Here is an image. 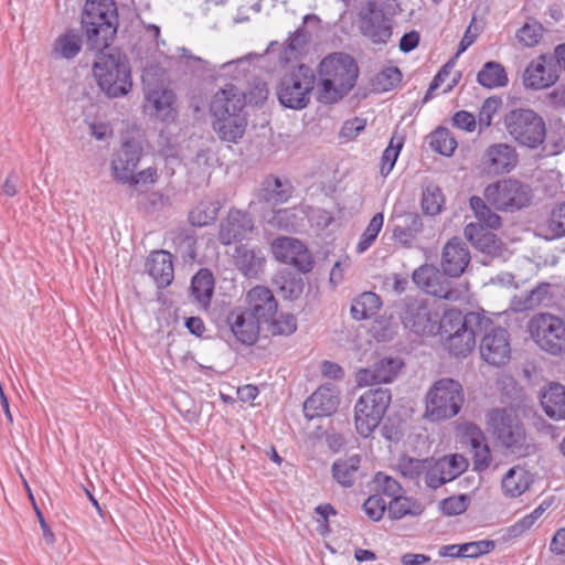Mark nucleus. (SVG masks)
Instances as JSON below:
<instances>
[{"instance_id": "nucleus-60", "label": "nucleus", "mask_w": 565, "mask_h": 565, "mask_svg": "<svg viewBox=\"0 0 565 565\" xmlns=\"http://www.w3.org/2000/svg\"><path fill=\"white\" fill-rule=\"evenodd\" d=\"M282 296L287 299L298 298L303 289L301 279L280 277L276 279Z\"/></svg>"}, {"instance_id": "nucleus-64", "label": "nucleus", "mask_w": 565, "mask_h": 565, "mask_svg": "<svg viewBox=\"0 0 565 565\" xmlns=\"http://www.w3.org/2000/svg\"><path fill=\"white\" fill-rule=\"evenodd\" d=\"M462 557H478L482 554L489 553L494 544L492 541H478L461 544Z\"/></svg>"}, {"instance_id": "nucleus-26", "label": "nucleus", "mask_w": 565, "mask_h": 565, "mask_svg": "<svg viewBox=\"0 0 565 565\" xmlns=\"http://www.w3.org/2000/svg\"><path fill=\"white\" fill-rule=\"evenodd\" d=\"M245 310L252 312L255 317L266 324L269 323L277 312V301L271 290L265 286H256L246 294Z\"/></svg>"}, {"instance_id": "nucleus-7", "label": "nucleus", "mask_w": 565, "mask_h": 565, "mask_svg": "<svg viewBox=\"0 0 565 565\" xmlns=\"http://www.w3.org/2000/svg\"><path fill=\"white\" fill-rule=\"evenodd\" d=\"M391 399V391L384 387L369 390L359 397L354 405V425L360 436L367 438L380 426Z\"/></svg>"}, {"instance_id": "nucleus-6", "label": "nucleus", "mask_w": 565, "mask_h": 565, "mask_svg": "<svg viewBox=\"0 0 565 565\" xmlns=\"http://www.w3.org/2000/svg\"><path fill=\"white\" fill-rule=\"evenodd\" d=\"M503 125L509 136L522 147L535 149L546 137L543 118L529 108L510 110L503 118Z\"/></svg>"}, {"instance_id": "nucleus-28", "label": "nucleus", "mask_w": 565, "mask_h": 565, "mask_svg": "<svg viewBox=\"0 0 565 565\" xmlns=\"http://www.w3.org/2000/svg\"><path fill=\"white\" fill-rule=\"evenodd\" d=\"M533 483V475L522 466L510 468L501 480V489L505 497L518 498L527 491Z\"/></svg>"}, {"instance_id": "nucleus-15", "label": "nucleus", "mask_w": 565, "mask_h": 565, "mask_svg": "<svg viewBox=\"0 0 565 565\" xmlns=\"http://www.w3.org/2000/svg\"><path fill=\"white\" fill-rule=\"evenodd\" d=\"M481 359L490 365L502 366L511 358L510 334L504 328H484V334L480 341Z\"/></svg>"}, {"instance_id": "nucleus-23", "label": "nucleus", "mask_w": 565, "mask_h": 565, "mask_svg": "<svg viewBox=\"0 0 565 565\" xmlns=\"http://www.w3.org/2000/svg\"><path fill=\"white\" fill-rule=\"evenodd\" d=\"M482 162L488 172L503 174L516 167L519 156L515 148L509 143H493L486 149Z\"/></svg>"}, {"instance_id": "nucleus-33", "label": "nucleus", "mask_w": 565, "mask_h": 565, "mask_svg": "<svg viewBox=\"0 0 565 565\" xmlns=\"http://www.w3.org/2000/svg\"><path fill=\"white\" fill-rule=\"evenodd\" d=\"M82 50V38L75 31H66L53 42L51 56L55 60H72Z\"/></svg>"}, {"instance_id": "nucleus-38", "label": "nucleus", "mask_w": 565, "mask_h": 565, "mask_svg": "<svg viewBox=\"0 0 565 565\" xmlns=\"http://www.w3.org/2000/svg\"><path fill=\"white\" fill-rule=\"evenodd\" d=\"M220 209L218 201L202 200L190 211L189 221L193 226H207L216 220Z\"/></svg>"}, {"instance_id": "nucleus-61", "label": "nucleus", "mask_w": 565, "mask_h": 565, "mask_svg": "<svg viewBox=\"0 0 565 565\" xmlns=\"http://www.w3.org/2000/svg\"><path fill=\"white\" fill-rule=\"evenodd\" d=\"M158 180V171L156 168L149 167L139 172H134L131 175V180L127 181L125 184L135 188L149 186L157 182Z\"/></svg>"}, {"instance_id": "nucleus-54", "label": "nucleus", "mask_w": 565, "mask_h": 565, "mask_svg": "<svg viewBox=\"0 0 565 565\" xmlns=\"http://www.w3.org/2000/svg\"><path fill=\"white\" fill-rule=\"evenodd\" d=\"M373 482L376 491L385 494L390 499L402 493L401 484L394 478L385 475L384 472H377Z\"/></svg>"}, {"instance_id": "nucleus-36", "label": "nucleus", "mask_w": 565, "mask_h": 565, "mask_svg": "<svg viewBox=\"0 0 565 565\" xmlns=\"http://www.w3.org/2000/svg\"><path fill=\"white\" fill-rule=\"evenodd\" d=\"M478 83L489 89L504 87L508 82L505 68L498 62H487L477 75Z\"/></svg>"}, {"instance_id": "nucleus-21", "label": "nucleus", "mask_w": 565, "mask_h": 565, "mask_svg": "<svg viewBox=\"0 0 565 565\" xmlns=\"http://www.w3.org/2000/svg\"><path fill=\"white\" fill-rule=\"evenodd\" d=\"M227 323L234 337L246 345H253L257 341L262 324H266L243 307L230 312Z\"/></svg>"}, {"instance_id": "nucleus-59", "label": "nucleus", "mask_w": 565, "mask_h": 565, "mask_svg": "<svg viewBox=\"0 0 565 565\" xmlns=\"http://www.w3.org/2000/svg\"><path fill=\"white\" fill-rule=\"evenodd\" d=\"M363 507L370 519L379 521L386 511L388 502H386L380 494H373L366 499Z\"/></svg>"}, {"instance_id": "nucleus-5", "label": "nucleus", "mask_w": 565, "mask_h": 565, "mask_svg": "<svg viewBox=\"0 0 565 565\" xmlns=\"http://www.w3.org/2000/svg\"><path fill=\"white\" fill-rule=\"evenodd\" d=\"M82 23L93 47H108L117 30L114 0H86Z\"/></svg>"}, {"instance_id": "nucleus-45", "label": "nucleus", "mask_w": 565, "mask_h": 565, "mask_svg": "<svg viewBox=\"0 0 565 565\" xmlns=\"http://www.w3.org/2000/svg\"><path fill=\"white\" fill-rule=\"evenodd\" d=\"M407 227L397 226L394 230V238L405 247H409L415 236L422 232L423 223L418 214L406 215Z\"/></svg>"}, {"instance_id": "nucleus-53", "label": "nucleus", "mask_w": 565, "mask_h": 565, "mask_svg": "<svg viewBox=\"0 0 565 565\" xmlns=\"http://www.w3.org/2000/svg\"><path fill=\"white\" fill-rule=\"evenodd\" d=\"M402 146V138L392 137L388 147L384 150L382 156L381 173L383 175H387L393 170Z\"/></svg>"}, {"instance_id": "nucleus-2", "label": "nucleus", "mask_w": 565, "mask_h": 565, "mask_svg": "<svg viewBox=\"0 0 565 565\" xmlns=\"http://www.w3.org/2000/svg\"><path fill=\"white\" fill-rule=\"evenodd\" d=\"M93 74L99 88L110 98L125 96L132 87L129 63L115 50L96 55Z\"/></svg>"}, {"instance_id": "nucleus-16", "label": "nucleus", "mask_w": 565, "mask_h": 565, "mask_svg": "<svg viewBox=\"0 0 565 565\" xmlns=\"http://www.w3.org/2000/svg\"><path fill=\"white\" fill-rule=\"evenodd\" d=\"M275 258L281 263L292 265L302 273L312 268V258L303 243L294 237H278L271 244Z\"/></svg>"}, {"instance_id": "nucleus-9", "label": "nucleus", "mask_w": 565, "mask_h": 565, "mask_svg": "<svg viewBox=\"0 0 565 565\" xmlns=\"http://www.w3.org/2000/svg\"><path fill=\"white\" fill-rule=\"evenodd\" d=\"M313 88L315 76L311 70L299 65L280 79L277 86L278 100L285 107L302 109L309 104Z\"/></svg>"}, {"instance_id": "nucleus-35", "label": "nucleus", "mask_w": 565, "mask_h": 565, "mask_svg": "<svg viewBox=\"0 0 565 565\" xmlns=\"http://www.w3.org/2000/svg\"><path fill=\"white\" fill-rule=\"evenodd\" d=\"M291 185L278 178L268 177L264 180L259 198L270 204L286 202L291 196Z\"/></svg>"}, {"instance_id": "nucleus-41", "label": "nucleus", "mask_w": 565, "mask_h": 565, "mask_svg": "<svg viewBox=\"0 0 565 565\" xmlns=\"http://www.w3.org/2000/svg\"><path fill=\"white\" fill-rule=\"evenodd\" d=\"M387 513L392 519H402L406 515H418L422 507L415 500L403 497L402 493L388 501Z\"/></svg>"}, {"instance_id": "nucleus-44", "label": "nucleus", "mask_w": 565, "mask_h": 565, "mask_svg": "<svg viewBox=\"0 0 565 565\" xmlns=\"http://www.w3.org/2000/svg\"><path fill=\"white\" fill-rule=\"evenodd\" d=\"M470 207L475 213L476 218L479 221V225L483 228H498L501 225L500 216L492 212L479 196H472L470 199Z\"/></svg>"}, {"instance_id": "nucleus-37", "label": "nucleus", "mask_w": 565, "mask_h": 565, "mask_svg": "<svg viewBox=\"0 0 565 565\" xmlns=\"http://www.w3.org/2000/svg\"><path fill=\"white\" fill-rule=\"evenodd\" d=\"M191 290L192 296L199 305L203 308H207L214 290V278L210 270H199L192 278Z\"/></svg>"}, {"instance_id": "nucleus-29", "label": "nucleus", "mask_w": 565, "mask_h": 565, "mask_svg": "<svg viewBox=\"0 0 565 565\" xmlns=\"http://www.w3.org/2000/svg\"><path fill=\"white\" fill-rule=\"evenodd\" d=\"M146 268L159 287H167L173 280L172 255L169 252H153L146 263Z\"/></svg>"}, {"instance_id": "nucleus-17", "label": "nucleus", "mask_w": 565, "mask_h": 565, "mask_svg": "<svg viewBox=\"0 0 565 565\" xmlns=\"http://www.w3.org/2000/svg\"><path fill=\"white\" fill-rule=\"evenodd\" d=\"M141 157L142 146L138 140L125 141L111 158L110 170L114 180L122 184L131 180Z\"/></svg>"}, {"instance_id": "nucleus-57", "label": "nucleus", "mask_w": 565, "mask_h": 565, "mask_svg": "<svg viewBox=\"0 0 565 565\" xmlns=\"http://www.w3.org/2000/svg\"><path fill=\"white\" fill-rule=\"evenodd\" d=\"M469 501L466 494L449 497L440 502V510L446 515H458L467 510Z\"/></svg>"}, {"instance_id": "nucleus-48", "label": "nucleus", "mask_w": 565, "mask_h": 565, "mask_svg": "<svg viewBox=\"0 0 565 565\" xmlns=\"http://www.w3.org/2000/svg\"><path fill=\"white\" fill-rule=\"evenodd\" d=\"M384 223V216L382 213H376L370 221L367 227L360 237L356 245V252L359 254L364 253L375 242L379 233L381 232Z\"/></svg>"}, {"instance_id": "nucleus-10", "label": "nucleus", "mask_w": 565, "mask_h": 565, "mask_svg": "<svg viewBox=\"0 0 565 565\" xmlns=\"http://www.w3.org/2000/svg\"><path fill=\"white\" fill-rule=\"evenodd\" d=\"M487 422L501 444L513 452L521 450L525 445L526 434L515 411L492 409L487 414Z\"/></svg>"}, {"instance_id": "nucleus-22", "label": "nucleus", "mask_w": 565, "mask_h": 565, "mask_svg": "<svg viewBox=\"0 0 565 565\" xmlns=\"http://www.w3.org/2000/svg\"><path fill=\"white\" fill-rule=\"evenodd\" d=\"M339 393L331 383L321 385L303 404L306 417L312 419L333 414L339 406Z\"/></svg>"}, {"instance_id": "nucleus-19", "label": "nucleus", "mask_w": 565, "mask_h": 565, "mask_svg": "<svg viewBox=\"0 0 565 565\" xmlns=\"http://www.w3.org/2000/svg\"><path fill=\"white\" fill-rule=\"evenodd\" d=\"M148 76V74H145L142 77L146 99L145 109L160 120H168L173 114L175 96L163 84L151 83Z\"/></svg>"}, {"instance_id": "nucleus-27", "label": "nucleus", "mask_w": 565, "mask_h": 565, "mask_svg": "<svg viewBox=\"0 0 565 565\" xmlns=\"http://www.w3.org/2000/svg\"><path fill=\"white\" fill-rule=\"evenodd\" d=\"M403 362L398 358H384L370 369H363L356 374L359 386H370L377 383L391 382L401 367Z\"/></svg>"}, {"instance_id": "nucleus-56", "label": "nucleus", "mask_w": 565, "mask_h": 565, "mask_svg": "<svg viewBox=\"0 0 565 565\" xmlns=\"http://www.w3.org/2000/svg\"><path fill=\"white\" fill-rule=\"evenodd\" d=\"M269 323L273 334L290 335L297 330L296 318L289 313L280 315L278 318L273 317Z\"/></svg>"}, {"instance_id": "nucleus-47", "label": "nucleus", "mask_w": 565, "mask_h": 565, "mask_svg": "<svg viewBox=\"0 0 565 565\" xmlns=\"http://www.w3.org/2000/svg\"><path fill=\"white\" fill-rule=\"evenodd\" d=\"M430 146L443 156H451L457 148V141L448 129L438 128L431 134Z\"/></svg>"}, {"instance_id": "nucleus-12", "label": "nucleus", "mask_w": 565, "mask_h": 565, "mask_svg": "<svg viewBox=\"0 0 565 565\" xmlns=\"http://www.w3.org/2000/svg\"><path fill=\"white\" fill-rule=\"evenodd\" d=\"M358 28L373 44H386L392 36L391 21L374 0L362 3L359 10Z\"/></svg>"}, {"instance_id": "nucleus-14", "label": "nucleus", "mask_w": 565, "mask_h": 565, "mask_svg": "<svg viewBox=\"0 0 565 565\" xmlns=\"http://www.w3.org/2000/svg\"><path fill=\"white\" fill-rule=\"evenodd\" d=\"M403 323L417 335L434 337L440 333L444 317L418 300H409L403 313Z\"/></svg>"}, {"instance_id": "nucleus-32", "label": "nucleus", "mask_w": 565, "mask_h": 565, "mask_svg": "<svg viewBox=\"0 0 565 565\" xmlns=\"http://www.w3.org/2000/svg\"><path fill=\"white\" fill-rule=\"evenodd\" d=\"M217 99L218 102L221 100V105L230 114L242 111L245 106L244 93L233 84L225 85L224 88L213 95L210 104V110L213 117H215L214 106Z\"/></svg>"}, {"instance_id": "nucleus-3", "label": "nucleus", "mask_w": 565, "mask_h": 565, "mask_svg": "<svg viewBox=\"0 0 565 565\" xmlns=\"http://www.w3.org/2000/svg\"><path fill=\"white\" fill-rule=\"evenodd\" d=\"M483 319L480 315L469 312L462 315L457 310H449L444 315L440 337L445 349L454 356H467L476 345V327L482 328Z\"/></svg>"}, {"instance_id": "nucleus-49", "label": "nucleus", "mask_w": 565, "mask_h": 565, "mask_svg": "<svg viewBox=\"0 0 565 565\" xmlns=\"http://www.w3.org/2000/svg\"><path fill=\"white\" fill-rule=\"evenodd\" d=\"M426 466V459L420 460L406 456L401 457L397 462V469L401 472V475L404 478L416 482H418L419 479H423Z\"/></svg>"}, {"instance_id": "nucleus-25", "label": "nucleus", "mask_w": 565, "mask_h": 565, "mask_svg": "<svg viewBox=\"0 0 565 565\" xmlns=\"http://www.w3.org/2000/svg\"><path fill=\"white\" fill-rule=\"evenodd\" d=\"M470 263V253L467 245L454 237L446 243L441 252L440 266L444 274L459 277Z\"/></svg>"}, {"instance_id": "nucleus-18", "label": "nucleus", "mask_w": 565, "mask_h": 565, "mask_svg": "<svg viewBox=\"0 0 565 565\" xmlns=\"http://www.w3.org/2000/svg\"><path fill=\"white\" fill-rule=\"evenodd\" d=\"M558 68L552 56L542 54L532 60L523 73L526 88L540 90L554 85L558 79Z\"/></svg>"}, {"instance_id": "nucleus-55", "label": "nucleus", "mask_w": 565, "mask_h": 565, "mask_svg": "<svg viewBox=\"0 0 565 565\" xmlns=\"http://www.w3.org/2000/svg\"><path fill=\"white\" fill-rule=\"evenodd\" d=\"M551 505V500L542 501L540 505L535 508L530 514L525 515L513 525V531L522 533L531 529L536 523V521L550 509Z\"/></svg>"}, {"instance_id": "nucleus-24", "label": "nucleus", "mask_w": 565, "mask_h": 565, "mask_svg": "<svg viewBox=\"0 0 565 565\" xmlns=\"http://www.w3.org/2000/svg\"><path fill=\"white\" fill-rule=\"evenodd\" d=\"M253 228V221L247 213L231 210L220 224L218 239L222 244L228 245L246 238Z\"/></svg>"}, {"instance_id": "nucleus-4", "label": "nucleus", "mask_w": 565, "mask_h": 565, "mask_svg": "<svg viewBox=\"0 0 565 565\" xmlns=\"http://www.w3.org/2000/svg\"><path fill=\"white\" fill-rule=\"evenodd\" d=\"M465 403L462 385L449 377L436 381L425 395L424 418L429 422H443L460 413Z\"/></svg>"}, {"instance_id": "nucleus-40", "label": "nucleus", "mask_w": 565, "mask_h": 565, "mask_svg": "<svg viewBox=\"0 0 565 565\" xmlns=\"http://www.w3.org/2000/svg\"><path fill=\"white\" fill-rule=\"evenodd\" d=\"M359 467L360 458L358 456L339 459L332 467L333 477L341 486L351 487L354 482Z\"/></svg>"}, {"instance_id": "nucleus-51", "label": "nucleus", "mask_w": 565, "mask_h": 565, "mask_svg": "<svg viewBox=\"0 0 565 565\" xmlns=\"http://www.w3.org/2000/svg\"><path fill=\"white\" fill-rule=\"evenodd\" d=\"M501 105L502 100L499 97H489L483 102L479 109L477 120L480 132L491 126L492 119L501 108Z\"/></svg>"}, {"instance_id": "nucleus-39", "label": "nucleus", "mask_w": 565, "mask_h": 565, "mask_svg": "<svg viewBox=\"0 0 565 565\" xmlns=\"http://www.w3.org/2000/svg\"><path fill=\"white\" fill-rule=\"evenodd\" d=\"M381 307L380 297L371 291L361 294L353 300L351 316L354 320L361 321L376 315Z\"/></svg>"}, {"instance_id": "nucleus-34", "label": "nucleus", "mask_w": 565, "mask_h": 565, "mask_svg": "<svg viewBox=\"0 0 565 565\" xmlns=\"http://www.w3.org/2000/svg\"><path fill=\"white\" fill-rule=\"evenodd\" d=\"M465 236L476 248L486 254H495L500 248L497 236L479 224L469 223L465 227Z\"/></svg>"}, {"instance_id": "nucleus-52", "label": "nucleus", "mask_w": 565, "mask_h": 565, "mask_svg": "<svg viewBox=\"0 0 565 565\" xmlns=\"http://www.w3.org/2000/svg\"><path fill=\"white\" fill-rule=\"evenodd\" d=\"M457 435L461 443L469 445L470 448L480 446L486 440L483 431L473 423L465 422L458 425Z\"/></svg>"}, {"instance_id": "nucleus-62", "label": "nucleus", "mask_w": 565, "mask_h": 565, "mask_svg": "<svg viewBox=\"0 0 565 565\" xmlns=\"http://www.w3.org/2000/svg\"><path fill=\"white\" fill-rule=\"evenodd\" d=\"M426 463L427 466L423 476V480L425 481L426 486L433 489H437L438 487L446 483L445 477L439 473L438 461L426 459Z\"/></svg>"}, {"instance_id": "nucleus-31", "label": "nucleus", "mask_w": 565, "mask_h": 565, "mask_svg": "<svg viewBox=\"0 0 565 565\" xmlns=\"http://www.w3.org/2000/svg\"><path fill=\"white\" fill-rule=\"evenodd\" d=\"M234 262L237 269L246 277H257L263 271L265 256L260 249L239 246L236 248Z\"/></svg>"}, {"instance_id": "nucleus-8", "label": "nucleus", "mask_w": 565, "mask_h": 565, "mask_svg": "<svg viewBox=\"0 0 565 565\" xmlns=\"http://www.w3.org/2000/svg\"><path fill=\"white\" fill-rule=\"evenodd\" d=\"M526 330L542 351L554 356L565 353V320L558 316L536 313L529 320Z\"/></svg>"}, {"instance_id": "nucleus-13", "label": "nucleus", "mask_w": 565, "mask_h": 565, "mask_svg": "<svg viewBox=\"0 0 565 565\" xmlns=\"http://www.w3.org/2000/svg\"><path fill=\"white\" fill-rule=\"evenodd\" d=\"M414 282L427 294L435 297L458 301L466 297L468 286L450 287V281L436 267L423 265L413 273Z\"/></svg>"}, {"instance_id": "nucleus-30", "label": "nucleus", "mask_w": 565, "mask_h": 565, "mask_svg": "<svg viewBox=\"0 0 565 565\" xmlns=\"http://www.w3.org/2000/svg\"><path fill=\"white\" fill-rule=\"evenodd\" d=\"M541 404L548 417L553 419L565 418V386L551 383L541 394Z\"/></svg>"}, {"instance_id": "nucleus-1", "label": "nucleus", "mask_w": 565, "mask_h": 565, "mask_svg": "<svg viewBox=\"0 0 565 565\" xmlns=\"http://www.w3.org/2000/svg\"><path fill=\"white\" fill-rule=\"evenodd\" d=\"M359 68L348 54L333 53L324 57L318 70L317 98L323 104L342 99L355 85Z\"/></svg>"}, {"instance_id": "nucleus-20", "label": "nucleus", "mask_w": 565, "mask_h": 565, "mask_svg": "<svg viewBox=\"0 0 565 565\" xmlns=\"http://www.w3.org/2000/svg\"><path fill=\"white\" fill-rule=\"evenodd\" d=\"M214 109L213 129L217 137L226 142H237L244 136L247 127V118L244 111L230 114L223 108L218 99Z\"/></svg>"}, {"instance_id": "nucleus-43", "label": "nucleus", "mask_w": 565, "mask_h": 565, "mask_svg": "<svg viewBox=\"0 0 565 565\" xmlns=\"http://www.w3.org/2000/svg\"><path fill=\"white\" fill-rule=\"evenodd\" d=\"M420 204L425 214L430 216L439 214L445 205V196L440 188L435 184L426 185L423 190Z\"/></svg>"}, {"instance_id": "nucleus-58", "label": "nucleus", "mask_w": 565, "mask_h": 565, "mask_svg": "<svg viewBox=\"0 0 565 565\" xmlns=\"http://www.w3.org/2000/svg\"><path fill=\"white\" fill-rule=\"evenodd\" d=\"M547 228L553 237L565 236V203L556 205L547 222Z\"/></svg>"}, {"instance_id": "nucleus-42", "label": "nucleus", "mask_w": 565, "mask_h": 565, "mask_svg": "<svg viewBox=\"0 0 565 565\" xmlns=\"http://www.w3.org/2000/svg\"><path fill=\"white\" fill-rule=\"evenodd\" d=\"M437 461L439 473L445 477L446 482L456 479L463 473L468 467L467 459L458 454L445 456Z\"/></svg>"}, {"instance_id": "nucleus-46", "label": "nucleus", "mask_w": 565, "mask_h": 565, "mask_svg": "<svg viewBox=\"0 0 565 565\" xmlns=\"http://www.w3.org/2000/svg\"><path fill=\"white\" fill-rule=\"evenodd\" d=\"M303 215V209H282L275 211L267 222L281 228H294L300 224Z\"/></svg>"}, {"instance_id": "nucleus-11", "label": "nucleus", "mask_w": 565, "mask_h": 565, "mask_svg": "<svg viewBox=\"0 0 565 565\" xmlns=\"http://www.w3.org/2000/svg\"><path fill=\"white\" fill-rule=\"evenodd\" d=\"M486 199L498 210L513 211L526 206L532 200V190L514 179L490 184L484 191Z\"/></svg>"}, {"instance_id": "nucleus-63", "label": "nucleus", "mask_w": 565, "mask_h": 565, "mask_svg": "<svg viewBox=\"0 0 565 565\" xmlns=\"http://www.w3.org/2000/svg\"><path fill=\"white\" fill-rule=\"evenodd\" d=\"M306 42H307V38H306V34L303 31L299 30V31L295 32L289 38V43L284 51L282 58L285 61H290V60L295 58L298 55V53L300 52V50L303 47Z\"/></svg>"}, {"instance_id": "nucleus-50", "label": "nucleus", "mask_w": 565, "mask_h": 565, "mask_svg": "<svg viewBox=\"0 0 565 565\" xmlns=\"http://www.w3.org/2000/svg\"><path fill=\"white\" fill-rule=\"evenodd\" d=\"M543 26L536 21L526 22L516 32L519 43L525 47L535 46L543 36Z\"/></svg>"}]
</instances>
